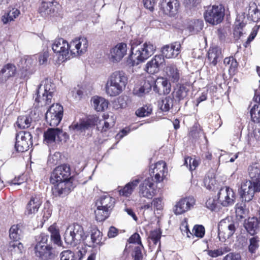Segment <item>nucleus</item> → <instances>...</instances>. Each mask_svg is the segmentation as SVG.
I'll return each mask as SVG.
<instances>
[{"label": "nucleus", "instance_id": "obj_1", "mask_svg": "<svg viewBox=\"0 0 260 260\" xmlns=\"http://www.w3.org/2000/svg\"><path fill=\"white\" fill-rule=\"evenodd\" d=\"M71 178V169L67 164L56 167L51 174L50 180L53 185L52 192L57 197H63L68 194L72 189Z\"/></svg>", "mask_w": 260, "mask_h": 260}, {"label": "nucleus", "instance_id": "obj_2", "mask_svg": "<svg viewBox=\"0 0 260 260\" xmlns=\"http://www.w3.org/2000/svg\"><path fill=\"white\" fill-rule=\"evenodd\" d=\"M114 124L115 120L113 116L100 120L98 116L93 115H89L85 119H80L79 122H74L69 126V129L72 133L81 134L96 125L99 131L106 132Z\"/></svg>", "mask_w": 260, "mask_h": 260}, {"label": "nucleus", "instance_id": "obj_3", "mask_svg": "<svg viewBox=\"0 0 260 260\" xmlns=\"http://www.w3.org/2000/svg\"><path fill=\"white\" fill-rule=\"evenodd\" d=\"M127 77L122 71H116L108 76L105 86V92L110 96H116L125 89Z\"/></svg>", "mask_w": 260, "mask_h": 260}, {"label": "nucleus", "instance_id": "obj_4", "mask_svg": "<svg viewBox=\"0 0 260 260\" xmlns=\"http://www.w3.org/2000/svg\"><path fill=\"white\" fill-rule=\"evenodd\" d=\"M156 47L150 42H145L135 46L131 45V54L129 56L128 63L136 66L144 62L155 52Z\"/></svg>", "mask_w": 260, "mask_h": 260}, {"label": "nucleus", "instance_id": "obj_5", "mask_svg": "<svg viewBox=\"0 0 260 260\" xmlns=\"http://www.w3.org/2000/svg\"><path fill=\"white\" fill-rule=\"evenodd\" d=\"M63 236L66 243L72 246H77L86 238L83 227L77 223L69 226Z\"/></svg>", "mask_w": 260, "mask_h": 260}, {"label": "nucleus", "instance_id": "obj_6", "mask_svg": "<svg viewBox=\"0 0 260 260\" xmlns=\"http://www.w3.org/2000/svg\"><path fill=\"white\" fill-rule=\"evenodd\" d=\"M48 239V235L44 233H41L36 239L35 252L36 256L41 260H48L53 256L52 247L47 243Z\"/></svg>", "mask_w": 260, "mask_h": 260}, {"label": "nucleus", "instance_id": "obj_7", "mask_svg": "<svg viewBox=\"0 0 260 260\" xmlns=\"http://www.w3.org/2000/svg\"><path fill=\"white\" fill-rule=\"evenodd\" d=\"M55 86L50 80L47 79L42 81L37 90V97L35 101L37 102H44V105L51 103L52 94L54 91Z\"/></svg>", "mask_w": 260, "mask_h": 260}, {"label": "nucleus", "instance_id": "obj_8", "mask_svg": "<svg viewBox=\"0 0 260 260\" xmlns=\"http://www.w3.org/2000/svg\"><path fill=\"white\" fill-rule=\"evenodd\" d=\"M259 191V179L256 181L245 180L241 183L239 193L243 201L249 202L253 199L255 192Z\"/></svg>", "mask_w": 260, "mask_h": 260}, {"label": "nucleus", "instance_id": "obj_9", "mask_svg": "<svg viewBox=\"0 0 260 260\" xmlns=\"http://www.w3.org/2000/svg\"><path fill=\"white\" fill-rule=\"evenodd\" d=\"M207 22L215 25L220 23L224 16V9L221 5H213L207 7L204 14Z\"/></svg>", "mask_w": 260, "mask_h": 260}, {"label": "nucleus", "instance_id": "obj_10", "mask_svg": "<svg viewBox=\"0 0 260 260\" xmlns=\"http://www.w3.org/2000/svg\"><path fill=\"white\" fill-rule=\"evenodd\" d=\"M52 49L58 55L59 61L63 62L70 58V44L62 38L55 40L52 44Z\"/></svg>", "mask_w": 260, "mask_h": 260}, {"label": "nucleus", "instance_id": "obj_11", "mask_svg": "<svg viewBox=\"0 0 260 260\" xmlns=\"http://www.w3.org/2000/svg\"><path fill=\"white\" fill-rule=\"evenodd\" d=\"M63 107L58 104H53L46 113L45 118L51 126H56L60 123L63 116Z\"/></svg>", "mask_w": 260, "mask_h": 260}, {"label": "nucleus", "instance_id": "obj_12", "mask_svg": "<svg viewBox=\"0 0 260 260\" xmlns=\"http://www.w3.org/2000/svg\"><path fill=\"white\" fill-rule=\"evenodd\" d=\"M32 145V136L29 132L22 131L16 136L15 148L18 152L27 151Z\"/></svg>", "mask_w": 260, "mask_h": 260}, {"label": "nucleus", "instance_id": "obj_13", "mask_svg": "<svg viewBox=\"0 0 260 260\" xmlns=\"http://www.w3.org/2000/svg\"><path fill=\"white\" fill-rule=\"evenodd\" d=\"M70 44L71 55H81L87 51L88 47V40L85 37L75 38Z\"/></svg>", "mask_w": 260, "mask_h": 260}, {"label": "nucleus", "instance_id": "obj_14", "mask_svg": "<svg viewBox=\"0 0 260 260\" xmlns=\"http://www.w3.org/2000/svg\"><path fill=\"white\" fill-rule=\"evenodd\" d=\"M217 197L220 205L223 207L232 206L234 204L235 193L233 189L230 187L221 188L218 192Z\"/></svg>", "mask_w": 260, "mask_h": 260}, {"label": "nucleus", "instance_id": "obj_15", "mask_svg": "<svg viewBox=\"0 0 260 260\" xmlns=\"http://www.w3.org/2000/svg\"><path fill=\"white\" fill-rule=\"evenodd\" d=\"M66 136V134L59 128H49L44 133L43 142L48 145H51L61 141L62 137Z\"/></svg>", "mask_w": 260, "mask_h": 260}, {"label": "nucleus", "instance_id": "obj_16", "mask_svg": "<svg viewBox=\"0 0 260 260\" xmlns=\"http://www.w3.org/2000/svg\"><path fill=\"white\" fill-rule=\"evenodd\" d=\"M127 50L126 44L123 42L118 43L110 49L108 55L109 60L113 63L119 62L126 54Z\"/></svg>", "mask_w": 260, "mask_h": 260}, {"label": "nucleus", "instance_id": "obj_17", "mask_svg": "<svg viewBox=\"0 0 260 260\" xmlns=\"http://www.w3.org/2000/svg\"><path fill=\"white\" fill-rule=\"evenodd\" d=\"M156 190L152 177L145 179L139 186V194L140 197L151 199L155 194Z\"/></svg>", "mask_w": 260, "mask_h": 260}, {"label": "nucleus", "instance_id": "obj_18", "mask_svg": "<svg viewBox=\"0 0 260 260\" xmlns=\"http://www.w3.org/2000/svg\"><path fill=\"white\" fill-rule=\"evenodd\" d=\"M193 197H188L180 199L176 203L173 208V212L175 215H181L190 210L195 204Z\"/></svg>", "mask_w": 260, "mask_h": 260}, {"label": "nucleus", "instance_id": "obj_19", "mask_svg": "<svg viewBox=\"0 0 260 260\" xmlns=\"http://www.w3.org/2000/svg\"><path fill=\"white\" fill-rule=\"evenodd\" d=\"M179 5L178 0H161L159 7L165 14L174 16L178 13Z\"/></svg>", "mask_w": 260, "mask_h": 260}, {"label": "nucleus", "instance_id": "obj_20", "mask_svg": "<svg viewBox=\"0 0 260 260\" xmlns=\"http://www.w3.org/2000/svg\"><path fill=\"white\" fill-rule=\"evenodd\" d=\"M43 203L42 198L40 194L32 196L26 206L25 214L27 216L35 215Z\"/></svg>", "mask_w": 260, "mask_h": 260}, {"label": "nucleus", "instance_id": "obj_21", "mask_svg": "<svg viewBox=\"0 0 260 260\" xmlns=\"http://www.w3.org/2000/svg\"><path fill=\"white\" fill-rule=\"evenodd\" d=\"M237 226V223L230 222L227 219L222 220L218 226L219 237H220V235L221 234V230L224 229V238L228 239L231 238L235 233Z\"/></svg>", "mask_w": 260, "mask_h": 260}, {"label": "nucleus", "instance_id": "obj_22", "mask_svg": "<svg viewBox=\"0 0 260 260\" xmlns=\"http://www.w3.org/2000/svg\"><path fill=\"white\" fill-rule=\"evenodd\" d=\"M165 63L164 57L161 55H156L146 65V71L149 74L157 73L159 68Z\"/></svg>", "mask_w": 260, "mask_h": 260}, {"label": "nucleus", "instance_id": "obj_23", "mask_svg": "<svg viewBox=\"0 0 260 260\" xmlns=\"http://www.w3.org/2000/svg\"><path fill=\"white\" fill-rule=\"evenodd\" d=\"M181 44L178 42L172 43L170 45H166L161 50L163 56L167 58L176 57L180 52Z\"/></svg>", "mask_w": 260, "mask_h": 260}, {"label": "nucleus", "instance_id": "obj_24", "mask_svg": "<svg viewBox=\"0 0 260 260\" xmlns=\"http://www.w3.org/2000/svg\"><path fill=\"white\" fill-rule=\"evenodd\" d=\"M153 90L159 94H168L171 91V84L166 79L157 78L153 86Z\"/></svg>", "mask_w": 260, "mask_h": 260}, {"label": "nucleus", "instance_id": "obj_25", "mask_svg": "<svg viewBox=\"0 0 260 260\" xmlns=\"http://www.w3.org/2000/svg\"><path fill=\"white\" fill-rule=\"evenodd\" d=\"M86 252L85 249L82 247L76 254L70 250H64L60 254V260H81Z\"/></svg>", "mask_w": 260, "mask_h": 260}, {"label": "nucleus", "instance_id": "obj_26", "mask_svg": "<svg viewBox=\"0 0 260 260\" xmlns=\"http://www.w3.org/2000/svg\"><path fill=\"white\" fill-rule=\"evenodd\" d=\"M56 5L53 0H44L39 8V12L43 17L52 15L55 11Z\"/></svg>", "mask_w": 260, "mask_h": 260}, {"label": "nucleus", "instance_id": "obj_27", "mask_svg": "<svg viewBox=\"0 0 260 260\" xmlns=\"http://www.w3.org/2000/svg\"><path fill=\"white\" fill-rule=\"evenodd\" d=\"M20 233L21 230L18 225H12L9 230L10 239L16 242V243H10V246L13 247L14 248H17L20 250L23 248V245L21 243H17V241L20 238Z\"/></svg>", "mask_w": 260, "mask_h": 260}, {"label": "nucleus", "instance_id": "obj_28", "mask_svg": "<svg viewBox=\"0 0 260 260\" xmlns=\"http://www.w3.org/2000/svg\"><path fill=\"white\" fill-rule=\"evenodd\" d=\"M166 170V164L165 161H160L155 164L152 173L154 176L156 182H159L163 180L167 173Z\"/></svg>", "mask_w": 260, "mask_h": 260}, {"label": "nucleus", "instance_id": "obj_29", "mask_svg": "<svg viewBox=\"0 0 260 260\" xmlns=\"http://www.w3.org/2000/svg\"><path fill=\"white\" fill-rule=\"evenodd\" d=\"M115 204V199L110 196L104 195L100 198L96 202L99 208H103L109 212L112 210Z\"/></svg>", "mask_w": 260, "mask_h": 260}, {"label": "nucleus", "instance_id": "obj_30", "mask_svg": "<svg viewBox=\"0 0 260 260\" xmlns=\"http://www.w3.org/2000/svg\"><path fill=\"white\" fill-rule=\"evenodd\" d=\"M16 73V68L12 63L5 65L0 71V77L2 81H6L14 77Z\"/></svg>", "mask_w": 260, "mask_h": 260}, {"label": "nucleus", "instance_id": "obj_31", "mask_svg": "<svg viewBox=\"0 0 260 260\" xmlns=\"http://www.w3.org/2000/svg\"><path fill=\"white\" fill-rule=\"evenodd\" d=\"M247 18L253 22H258L260 20V9L256 4L253 2L249 3L247 7Z\"/></svg>", "mask_w": 260, "mask_h": 260}, {"label": "nucleus", "instance_id": "obj_32", "mask_svg": "<svg viewBox=\"0 0 260 260\" xmlns=\"http://www.w3.org/2000/svg\"><path fill=\"white\" fill-rule=\"evenodd\" d=\"M246 22L243 15H238L235 22L234 36L236 40H238L243 35L242 28L245 26Z\"/></svg>", "mask_w": 260, "mask_h": 260}, {"label": "nucleus", "instance_id": "obj_33", "mask_svg": "<svg viewBox=\"0 0 260 260\" xmlns=\"http://www.w3.org/2000/svg\"><path fill=\"white\" fill-rule=\"evenodd\" d=\"M165 72L168 79L173 83H177L180 77V71L176 66L170 64L166 68Z\"/></svg>", "mask_w": 260, "mask_h": 260}, {"label": "nucleus", "instance_id": "obj_34", "mask_svg": "<svg viewBox=\"0 0 260 260\" xmlns=\"http://www.w3.org/2000/svg\"><path fill=\"white\" fill-rule=\"evenodd\" d=\"M140 180V177H139L126 184L123 188L119 190V194L125 197H128L131 195Z\"/></svg>", "mask_w": 260, "mask_h": 260}, {"label": "nucleus", "instance_id": "obj_35", "mask_svg": "<svg viewBox=\"0 0 260 260\" xmlns=\"http://www.w3.org/2000/svg\"><path fill=\"white\" fill-rule=\"evenodd\" d=\"M259 221L256 217L249 218L245 221L244 227L250 235H253L259 230Z\"/></svg>", "mask_w": 260, "mask_h": 260}, {"label": "nucleus", "instance_id": "obj_36", "mask_svg": "<svg viewBox=\"0 0 260 260\" xmlns=\"http://www.w3.org/2000/svg\"><path fill=\"white\" fill-rule=\"evenodd\" d=\"M91 101L92 106L97 111H103L108 108V102L103 98L94 96Z\"/></svg>", "mask_w": 260, "mask_h": 260}, {"label": "nucleus", "instance_id": "obj_37", "mask_svg": "<svg viewBox=\"0 0 260 260\" xmlns=\"http://www.w3.org/2000/svg\"><path fill=\"white\" fill-rule=\"evenodd\" d=\"M208 54V59L214 66L222 58L221 50L217 47L210 48Z\"/></svg>", "mask_w": 260, "mask_h": 260}, {"label": "nucleus", "instance_id": "obj_38", "mask_svg": "<svg viewBox=\"0 0 260 260\" xmlns=\"http://www.w3.org/2000/svg\"><path fill=\"white\" fill-rule=\"evenodd\" d=\"M161 236V232L159 230H155L151 231L149 237V243L151 246H156L158 245L157 250L160 248V239Z\"/></svg>", "mask_w": 260, "mask_h": 260}, {"label": "nucleus", "instance_id": "obj_39", "mask_svg": "<svg viewBox=\"0 0 260 260\" xmlns=\"http://www.w3.org/2000/svg\"><path fill=\"white\" fill-rule=\"evenodd\" d=\"M152 86L148 82H145L143 86H136L134 87L133 93L138 97H142L149 93L151 90Z\"/></svg>", "mask_w": 260, "mask_h": 260}, {"label": "nucleus", "instance_id": "obj_40", "mask_svg": "<svg viewBox=\"0 0 260 260\" xmlns=\"http://www.w3.org/2000/svg\"><path fill=\"white\" fill-rule=\"evenodd\" d=\"M188 89L184 85L178 86L173 92V97L178 101L183 100L188 94Z\"/></svg>", "mask_w": 260, "mask_h": 260}, {"label": "nucleus", "instance_id": "obj_41", "mask_svg": "<svg viewBox=\"0 0 260 260\" xmlns=\"http://www.w3.org/2000/svg\"><path fill=\"white\" fill-rule=\"evenodd\" d=\"M248 173L252 181L260 180V165L257 163H254L248 167Z\"/></svg>", "mask_w": 260, "mask_h": 260}, {"label": "nucleus", "instance_id": "obj_42", "mask_svg": "<svg viewBox=\"0 0 260 260\" xmlns=\"http://www.w3.org/2000/svg\"><path fill=\"white\" fill-rule=\"evenodd\" d=\"M20 14V11L17 9H12L7 13H5L2 17V20L6 24L13 21Z\"/></svg>", "mask_w": 260, "mask_h": 260}, {"label": "nucleus", "instance_id": "obj_43", "mask_svg": "<svg viewBox=\"0 0 260 260\" xmlns=\"http://www.w3.org/2000/svg\"><path fill=\"white\" fill-rule=\"evenodd\" d=\"M48 231L51 233V240L56 245L60 246L61 244L60 236L59 230L55 225H52L48 228Z\"/></svg>", "mask_w": 260, "mask_h": 260}, {"label": "nucleus", "instance_id": "obj_44", "mask_svg": "<svg viewBox=\"0 0 260 260\" xmlns=\"http://www.w3.org/2000/svg\"><path fill=\"white\" fill-rule=\"evenodd\" d=\"M204 26L202 20L197 19L191 21L188 26L189 31L192 34H196L201 31Z\"/></svg>", "mask_w": 260, "mask_h": 260}, {"label": "nucleus", "instance_id": "obj_45", "mask_svg": "<svg viewBox=\"0 0 260 260\" xmlns=\"http://www.w3.org/2000/svg\"><path fill=\"white\" fill-rule=\"evenodd\" d=\"M32 118L27 115L21 116L18 117L17 125L20 128H27L30 126Z\"/></svg>", "mask_w": 260, "mask_h": 260}, {"label": "nucleus", "instance_id": "obj_46", "mask_svg": "<svg viewBox=\"0 0 260 260\" xmlns=\"http://www.w3.org/2000/svg\"><path fill=\"white\" fill-rule=\"evenodd\" d=\"M173 105V99L170 96L166 97L159 103L160 109L164 112L168 111Z\"/></svg>", "mask_w": 260, "mask_h": 260}, {"label": "nucleus", "instance_id": "obj_47", "mask_svg": "<svg viewBox=\"0 0 260 260\" xmlns=\"http://www.w3.org/2000/svg\"><path fill=\"white\" fill-rule=\"evenodd\" d=\"M206 207L211 211L219 210L220 207L217 197L209 198L206 202Z\"/></svg>", "mask_w": 260, "mask_h": 260}, {"label": "nucleus", "instance_id": "obj_48", "mask_svg": "<svg viewBox=\"0 0 260 260\" xmlns=\"http://www.w3.org/2000/svg\"><path fill=\"white\" fill-rule=\"evenodd\" d=\"M94 213L96 220L99 221H102L109 216L110 212L103 208H99L98 206H96V209Z\"/></svg>", "mask_w": 260, "mask_h": 260}, {"label": "nucleus", "instance_id": "obj_49", "mask_svg": "<svg viewBox=\"0 0 260 260\" xmlns=\"http://www.w3.org/2000/svg\"><path fill=\"white\" fill-rule=\"evenodd\" d=\"M90 238L92 245L90 246H95L101 243L102 233L99 230L94 229L91 231Z\"/></svg>", "mask_w": 260, "mask_h": 260}, {"label": "nucleus", "instance_id": "obj_50", "mask_svg": "<svg viewBox=\"0 0 260 260\" xmlns=\"http://www.w3.org/2000/svg\"><path fill=\"white\" fill-rule=\"evenodd\" d=\"M224 63L229 66L230 72H234L238 66L237 61L233 56L226 57L224 59Z\"/></svg>", "mask_w": 260, "mask_h": 260}, {"label": "nucleus", "instance_id": "obj_51", "mask_svg": "<svg viewBox=\"0 0 260 260\" xmlns=\"http://www.w3.org/2000/svg\"><path fill=\"white\" fill-rule=\"evenodd\" d=\"M259 239L257 236L252 237L249 239V245L248 246L249 251L251 253L255 252L259 247Z\"/></svg>", "mask_w": 260, "mask_h": 260}, {"label": "nucleus", "instance_id": "obj_52", "mask_svg": "<svg viewBox=\"0 0 260 260\" xmlns=\"http://www.w3.org/2000/svg\"><path fill=\"white\" fill-rule=\"evenodd\" d=\"M76 100H80L84 94L83 89L79 86L74 88L69 93Z\"/></svg>", "mask_w": 260, "mask_h": 260}, {"label": "nucleus", "instance_id": "obj_53", "mask_svg": "<svg viewBox=\"0 0 260 260\" xmlns=\"http://www.w3.org/2000/svg\"><path fill=\"white\" fill-rule=\"evenodd\" d=\"M192 232L196 237L202 238L205 235V229L203 225L196 224L193 228Z\"/></svg>", "mask_w": 260, "mask_h": 260}, {"label": "nucleus", "instance_id": "obj_54", "mask_svg": "<svg viewBox=\"0 0 260 260\" xmlns=\"http://www.w3.org/2000/svg\"><path fill=\"white\" fill-rule=\"evenodd\" d=\"M152 112V108L147 106L138 109L136 111V114L139 117H145L148 116Z\"/></svg>", "mask_w": 260, "mask_h": 260}, {"label": "nucleus", "instance_id": "obj_55", "mask_svg": "<svg viewBox=\"0 0 260 260\" xmlns=\"http://www.w3.org/2000/svg\"><path fill=\"white\" fill-rule=\"evenodd\" d=\"M222 260H241V257L238 253L230 252L226 254Z\"/></svg>", "mask_w": 260, "mask_h": 260}, {"label": "nucleus", "instance_id": "obj_56", "mask_svg": "<svg viewBox=\"0 0 260 260\" xmlns=\"http://www.w3.org/2000/svg\"><path fill=\"white\" fill-rule=\"evenodd\" d=\"M152 204L156 210H161L163 207L162 199L161 198H157L153 200Z\"/></svg>", "mask_w": 260, "mask_h": 260}, {"label": "nucleus", "instance_id": "obj_57", "mask_svg": "<svg viewBox=\"0 0 260 260\" xmlns=\"http://www.w3.org/2000/svg\"><path fill=\"white\" fill-rule=\"evenodd\" d=\"M143 4L144 7L152 11L154 10V7L155 5L156 2L154 0H143Z\"/></svg>", "mask_w": 260, "mask_h": 260}, {"label": "nucleus", "instance_id": "obj_58", "mask_svg": "<svg viewBox=\"0 0 260 260\" xmlns=\"http://www.w3.org/2000/svg\"><path fill=\"white\" fill-rule=\"evenodd\" d=\"M128 241L132 243H137L142 245L140 240V236L138 233H135L129 238Z\"/></svg>", "mask_w": 260, "mask_h": 260}, {"label": "nucleus", "instance_id": "obj_59", "mask_svg": "<svg viewBox=\"0 0 260 260\" xmlns=\"http://www.w3.org/2000/svg\"><path fill=\"white\" fill-rule=\"evenodd\" d=\"M142 245H139L134 248V258H143L142 253Z\"/></svg>", "mask_w": 260, "mask_h": 260}, {"label": "nucleus", "instance_id": "obj_60", "mask_svg": "<svg viewBox=\"0 0 260 260\" xmlns=\"http://www.w3.org/2000/svg\"><path fill=\"white\" fill-rule=\"evenodd\" d=\"M199 3L200 0H184V4L188 8L196 7Z\"/></svg>", "mask_w": 260, "mask_h": 260}, {"label": "nucleus", "instance_id": "obj_61", "mask_svg": "<svg viewBox=\"0 0 260 260\" xmlns=\"http://www.w3.org/2000/svg\"><path fill=\"white\" fill-rule=\"evenodd\" d=\"M208 253L209 256L212 257H216L223 255V253L221 252L220 248L213 250H209Z\"/></svg>", "mask_w": 260, "mask_h": 260}, {"label": "nucleus", "instance_id": "obj_62", "mask_svg": "<svg viewBox=\"0 0 260 260\" xmlns=\"http://www.w3.org/2000/svg\"><path fill=\"white\" fill-rule=\"evenodd\" d=\"M130 131L129 128H125L122 129L118 134L116 136V139L119 140L122 139L124 136L127 135Z\"/></svg>", "mask_w": 260, "mask_h": 260}, {"label": "nucleus", "instance_id": "obj_63", "mask_svg": "<svg viewBox=\"0 0 260 260\" xmlns=\"http://www.w3.org/2000/svg\"><path fill=\"white\" fill-rule=\"evenodd\" d=\"M205 185H207V188L211 189L212 186H213L215 183V180L214 178H210L209 177H206L204 180Z\"/></svg>", "mask_w": 260, "mask_h": 260}, {"label": "nucleus", "instance_id": "obj_64", "mask_svg": "<svg viewBox=\"0 0 260 260\" xmlns=\"http://www.w3.org/2000/svg\"><path fill=\"white\" fill-rule=\"evenodd\" d=\"M118 230L113 226H111L109 228L108 232V236L109 238H114L117 235Z\"/></svg>", "mask_w": 260, "mask_h": 260}]
</instances>
